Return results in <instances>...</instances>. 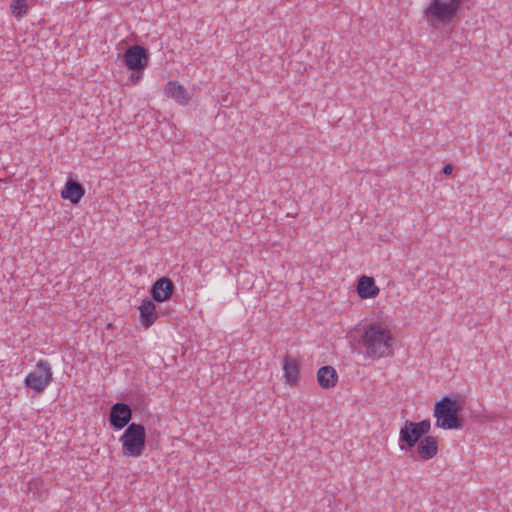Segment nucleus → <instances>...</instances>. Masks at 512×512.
Instances as JSON below:
<instances>
[{
  "label": "nucleus",
  "instance_id": "1",
  "mask_svg": "<svg viewBox=\"0 0 512 512\" xmlns=\"http://www.w3.org/2000/svg\"><path fill=\"white\" fill-rule=\"evenodd\" d=\"M391 331L379 323H370L364 330L360 343L372 359H380L392 353Z\"/></svg>",
  "mask_w": 512,
  "mask_h": 512
},
{
  "label": "nucleus",
  "instance_id": "2",
  "mask_svg": "<svg viewBox=\"0 0 512 512\" xmlns=\"http://www.w3.org/2000/svg\"><path fill=\"white\" fill-rule=\"evenodd\" d=\"M464 0H431L424 11L426 20L433 28H440L454 21Z\"/></svg>",
  "mask_w": 512,
  "mask_h": 512
},
{
  "label": "nucleus",
  "instance_id": "3",
  "mask_svg": "<svg viewBox=\"0 0 512 512\" xmlns=\"http://www.w3.org/2000/svg\"><path fill=\"white\" fill-rule=\"evenodd\" d=\"M462 405L456 400L445 396L434 405L435 425L447 430L461 429L463 419L460 417Z\"/></svg>",
  "mask_w": 512,
  "mask_h": 512
},
{
  "label": "nucleus",
  "instance_id": "4",
  "mask_svg": "<svg viewBox=\"0 0 512 512\" xmlns=\"http://www.w3.org/2000/svg\"><path fill=\"white\" fill-rule=\"evenodd\" d=\"M123 454L129 457H139L146 444V430L142 424L131 423L120 437Z\"/></svg>",
  "mask_w": 512,
  "mask_h": 512
},
{
  "label": "nucleus",
  "instance_id": "5",
  "mask_svg": "<svg viewBox=\"0 0 512 512\" xmlns=\"http://www.w3.org/2000/svg\"><path fill=\"white\" fill-rule=\"evenodd\" d=\"M431 428L428 419L420 422L406 420L399 433V447L404 451H411L427 434Z\"/></svg>",
  "mask_w": 512,
  "mask_h": 512
},
{
  "label": "nucleus",
  "instance_id": "6",
  "mask_svg": "<svg viewBox=\"0 0 512 512\" xmlns=\"http://www.w3.org/2000/svg\"><path fill=\"white\" fill-rule=\"evenodd\" d=\"M53 380V372L50 363L47 360H39L35 369L31 371L24 379V385L42 393Z\"/></svg>",
  "mask_w": 512,
  "mask_h": 512
},
{
  "label": "nucleus",
  "instance_id": "7",
  "mask_svg": "<svg viewBox=\"0 0 512 512\" xmlns=\"http://www.w3.org/2000/svg\"><path fill=\"white\" fill-rule=\"evenodd\" d=\"M132 419L131 407L123 402L113 404L109 412V423L115 430H120L129 425Z\"/></svg>",
  "mask_w": 512,
  "mask_h": 512
},
{
  "label": "nucleus",
  "instance_id": "8",
  "mask_svg": "<svg viewBox=\"0 0 512 512\" xmlns=\"http://www.w3.org/2000/svg\"><path fill=\"white\" fill-rule=\"evenodd\" d=\"M124 63L133 71H142L148 63L147 50L139 45L129 47L124 53Z\"/></svg>",
  "mask_w": 512,
  "mask_h": 512
},
{
  "label": "nucleus",
  "instance_id": "9",
  "mask_svg": "<svg viewBox=\"0 0 512 512\" xmlns=\"http://www.w3.org/2000/svg\"><path fill=\"white\" fill-rule=\"evenodd\" d=\"M175 289L174 283L167 277H162L154 282L151 287L150 294L152 299L157 302L168 300Z\"/></svg>",
  "mask_w": 512,
  "mask_h": 512
},
{
  "label": "nucleus",
  "instance_id": "10",
  "mask_svg": "<svg viewBox=\"0 0 512 512\" xmlns=\"http://www.w3.org/2000/svg\"><path fill=\"white\" fill-rule=\"evenodd\" d=\"M85 194V189L73 177H69L61 191V197L69 200L72 204H78Z\"/></svg>",
  "mask_w": 512,
  "mask_h": 512
},
{
  "label": "nucleus",
  "instance_id": "11",
  "mask_svg": "<svg viewBox=\"0 0 512 512\" xmlns=\"http://www.w3.org/2000/svg\"><path fill=\"white\" fill-rule=\"evenodd\" d=\"M152 299H144L142 304L138 307L140 312V321L145 328H149L159 317V312L156 310V305Z\"/></svg>",
  "mask_w": 512,
  "mask_h": 512
},
{
  "label": "nucleus",
  "instance_id": "12",
  "mask_svg": "<svg viewBox=\"0 0 512 512\" xmlns=\"http://www.w3.org/2000/svg\"><path fill=\"white\" fill-rule=\"evenodd\" d=\"M164 92L167 97L174 99L178 104L185 106L189 103V95L184 86L177 81H169Z\"/></svg>",
  "mask_w": 512,
  "mask_h": 512
},
{
  "label": "nucleus",
  "instance_id": "13",
  "mask_svg": "<svg viewBox=\"0 0 512 512\" xmlns=\"http://www.w3.org/2000/svg\"><path fill=\"white\" fill-rule=\"evenodd\" d=\"M356 291L362 299L374 298L379 294L374 279L365 275L359 278Z\"/></svg>",
  "mask_w": 512,
  "mask_h": 512
},
{
  "label": "nucleus",
  "instance_id": "14",
  "mask_svg": "<svg viewBox=\"0 0 512 512\" xmlns=\"http://www.w3.org/2000/svg\"><path fill=\"white\" fill-rule=\"evenodd\" d=\"M438 452L437 440L432 436H425L417 444V453L423 460L432 459Z\"/></svg>",
  "mask_w": 512,
  "mask_h": 512
},
{
  "label": "nucleus",
  "instance_id": "15",
  "mask_svg": "<svg viewBox=\"0 0 512 512\" xmlns=\"http://www.w3.org/2000/svg\"><path fill=\"white\" fill-rule=\"evenodd\" d=\"M317 381L322 388L329 389L337 384L338 374L332 366H322L317 372Z\"/></svg>",
  "mask_w": 512,
  "mask_h": 512
},
{
  "label": "nucleus",
  "instance_id": "16",
  "mask_svg": "<svg viewBox=\"0 0 512 512\" xmlns=\"http://www.w3.org/2000/svg\"><path fill=\"white\" fill-rule=\"evenodd\" d=\"M29 0H13L11 3L12 13L16 18H21L25 15L29 8Z\"/></svg>",
  "mask_w": 512,
  "mask_h": 512
},
{
  "label": "nucleus",
  "instance_id": "17",
  "mask_svg": "<svg viewBox=\"0 0 512 512\" xmlns=\"http://www.w3.org/2000/svg\"><path fill=\"white\" fill-rule=\"evenodd\" d=\"M298 373L299 371L296 362L290 359V383L296 381Z\"/></svg>",
  "mask_w": 512,
  "mask_h": 512
},
{
  "label": "nucleus",
  "instance_id": "18",
  "mask_svg": "<svg viewBox=\"0 0 512 512\" xmlns=\"http://www.w3.org/2000/svg\"><path fill=\"white\" fill-rule=\"evenodd\" d=\"M282 366H283V377L285 378V382H288V353H286L282 358Z\"/></svg>",
  "mask_w": 512,
  "mask_h": 512
},
{
  "label": "nucleus",
  "instance_id": "19",
  "mask_svg": "<svg viewBox=\"0 0 512 512\" xmlns=\"http://www.w3.org/2000/svg\"><path fill=\"white\" fill-rule=\"evenodd\" d=\"M454 170V166L452 164H447L443 167V173L445 175H450Z\"/></svg>",
  "mask_w": 512,
  "mask_h": 512
},
{
  "label": "nucleus",
  "instance_id": "20",
  "mask_svg": "<svg viewBox=\"0 0 512 512\" xmlns=\"http://www.w3.org/2000/svg\"><path fill=\"white\" fill-rule=\"evenodd\" d=\"M140 79H141V73L138 72L137 74H135V73L131 74V81L133 84H136Z\"/></svg>",
  "mask_w": 512,
  "mask_h": 512
},
{
  "label": "nucleus",
  "instance_id": "21",
  "mask_svg": "<svg viewBox=\"0 0 512 512\" xmlns=\"http://www.w3.org/2000/svg\"><path fill=\"white\" fill-rule=\"evenodd\" d=\"M15 165H7L6 167H4V170H5V174L6 175H14L15 172L13 171V168H14Z\"/></svg>",
  "mask_w": 512,
  "mask_h": 512
}]
</instances>
